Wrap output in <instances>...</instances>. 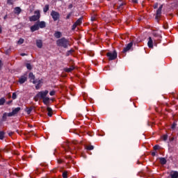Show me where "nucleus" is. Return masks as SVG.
Here are the masks:
<instances>
[{"mask_svg": "<svg viewBox=\"0 0 178 178\" xmlns=\"http://www.w3.org/2000/svg\"><path fill=\"white\" fill-rule=\"evenodd\" d=\"M12 98L13 99H16V98H17V95L16 94V92L13 93Z\"/></svg>", "mask_w": 178, "mask_h": 178, "instance_id": "nucleus-37", "label": "nucleus"}, {"mask_svg": "<svg viewBox=\"0 0 178 178\" xmlns=\"http://www.w3.org/2000/svg\"><path fill=\"white\" fill-rule=\"evenodd\" d=\"M91 20L92 22H94V20H95V18H92Z\"/></svg>", "mask_w": 178, "mask_h": 178, "instance_id": "nucleus-53", "label": "nucleus"}, {"mask_svg": "<svg viewBox=\"0 0 178 178\" xmlns=\"http://www.w3.org/2000/svg\"><path fill=\"white\" fill-rule=\"evenodd\" d=\"M86 149H88V151H92V149H94V146L92 145L88 146L86 147Z\"/></svg>", "mask_w": 178, "mask_h": 178, "instance_id": "nucleus-31", "label": "nucleus"}, {"mask_svg": "<svg viewBox=\"0 0 178 178\" xmlns=\"http://www.w3.org/2000/svg\"><path fill=\"white\" fill-rule=\"evenodd\" d=\"M72 16V13H70L67 15V17H66V19H70V17Z\"/></svg>", "mask_w": 178, "mask_h": 178, "instance_id": "nucleus-41", "label": "nucleus"}, {"mask_svg": "<svg viewBox=\"0 0 178 178\" xmlns=\"http://www.w3.org/2000/svg\"><path fill=\"white\" fill-rule=\"evenodd\" d=\"M49 91L48 90H44V91H40L38 92L35 96L33 97V99L35 102H38V99H43L45 98L47 95Z\"/></svg>", "mask_w": 178, "mask_h": 178, "instance_id": "nucleus-2", "label": "nucleus"}, {"mask_svg": "<svg viewBox=\"0 0 178 178\" xmlns=\"http://www.w3.org/2000/svg\"><path fill=\"white\" fill-rule=\"evenodd\" d=\"M33 111V107H30L28 110H26L27 115H30Z\"/></svg>", "mask_w": 178, "mask_h": 178, "instance_id": "nucleus-32", "label": "nucleus"}, {"mask_svg": "<svg viewBox=\"0 0 178 178\" xmlns=\"http://www.w3.org/2000/svg\"><path fill=\"white\" fill-rule=\"evenodd\" d=\"M2 65V61L0 60V66Z\"/></svg>", "mask_w": 178, "mask_h": 178, "instance_id": "nucleus-56", "label": "nucleus"}, {"mask_svg": "<svg viewBox=\"0 0 178 178\" xmlns=\"http://www.w3.org/2000/svg\"><path fill=\"white\" fill-rule=\"evenodd\" d=\"M170 178H178V171H171L170 174Z\"/></svg>", "mask_w": 178, "mask_h": 178, "instance_id": "nucleus-15", "label": "nucleus"}, {"mask_svg": "<svg viewBox=\"0 0 178 178\" xmlns=\"http://www.w3.org/2000/svg\"><path fill=\"white\" fill-rule=\"evenodd\" d=\"M12 102H13L12 100L7 102V105H10V104H12Z\"/></svg>", "mask_w": 178, "mask_h": 178, "instance_id": "nucleus-42", "label": "nucleus"}, {"mask_svg": "<svg viewBox=\"0 0 178 178\" xmlns=\"http://www.w3.org/2000/svg\"><path fill=\"white\" fill-rule=\"evenodd\" d=\"M31 66H33V65H32L31 63H27L26 64V67H31Z\"/></svg>", "mask_w": 178, "mask_h": 178, "instance_id": "nucleus-39", "label": "nucleus"}, {"mask_svg": "<svg viewBox=\"0 0 178 178\" xmlns=\"http://www.w3.org/2000/svg\"><path fill=\"white\" fill-rule=\"evenodd\" d=\"M55 90H51L50 92H49V95H51V97H54V95H55Z\"/></svg>", "mask_w": 178, "mask_h": 178, "instance_id": "nucleus-38", "label": "nucleus"}, {"mask_svg": "<svg viewBox=\"0 0 178 178\" xmlns=\"http://www.w3.org/2000/svg\"><path fill=\"white\" fill-rule=\"evenodd\" d=\"M82 22H83V18H79L77 19V21L75 22V24L77 26H80V24H81Z\"/></svg>", "mask_w": 178, "mask_h": 178, "instance_id": "nucleus-26", "label": "nucleus"}, {"mask_svg": "<svg viewBox=\"0 0 178 178\" xmlns=\"http://www.w3.org/2000/svg\"><path fill=\"white\" fill-rule=\"evenodd\" d=\"M77 24L76 23H74L72 26V30H74L76 27H77Z\"/></svg>", "mask_w": 178, "mask_h": 178, "instance_id": "nucleus-40", "label": "nucleus"}, {"mask_svg": "<svg viewBox=\"0 0 178 178\" xmlns=\"http://www.w3.org/2000/svg\"><path fill=\"white\" fill-rule=\"evenodd\" d=\"M29 70H31V67H28Z\"/></svg>", "mask_w": 178, "mask_h": 178, "instance_id": "nucleus-57", "label": "nucleus"}, {"mask_svg": "<svg viewBox=\"0 0 178 178\" xmlns=\"http://www.w3.org/2000/svg\"><path fill=\"white\" fill-rule=\"evenodd\" d=\"M26 54H21V56H24Z\"/></svg>", "mask_w": 178, "mask_h": 178, "instance_id": "nucleus-52", "label": "nucleus"}, {"mask_svg": "<svg viewBox=\"0 0 178 178\" xmlns=\"http://www.w3.org/2000/svg\"><path fill=\"white\" fill-rule=\"evenodd\" d=\"M132 2H134V3H137V2H138V0H132Z\"/></svg>", "mask_w": 178, "mask_h": 178, "instance_id": "nucleus-46", "label": "nucleus"}, {"mask_svg": "<svg viewBox=\"0 0 178 178\" xmlns=\"http://www.w3.org/2000/svg\"><path fill=\"white\" fill-rule=\"evenodd\" d=\"M0 33H2V27L0 26Z\"/></svg>", "mask_w": 178, "mask_h": 178, "instance_id": "nucleus-51", "label": "nucleus"}, {"mask_svg": "<svg viewBox=\"0 0 178 178\" xmlns=\"http://www.w3.org/2000/svg\"><path fill=\"white\" fill-rule=\"evenodd\" d=\"M79 144V142L77 140H73L72 143H65V151H73V149H76V146Z\"/></svg>", "mask_w": 178, "mask_h": 178, "instance_id": "nucleus-3", "label": "nucleus"}, {"mask_svg": "<svg viewBox=\"0 0 178 178\" xmlns=\"http://www.w3.org/2000/svg\"><path fill=\"white\" fill-rule=\"evenodd\" d=\"M29 79H30L31 81L33 83V81H35V76L33 72H30L29 74Z\"/></svg>", "mask_w": 178, "mask_h": 178, "instance_id": "nucleus-17", "label": "nucleus"}, {"mask_svg": "<svg viewBox=\"0 0 178 178\" xmlns=\"http://www.w3.org/2000/svg\"><path fill=\"white\" fill-rule=\"evenodd\" d=\"M177 1V2H178V0H176Z\"/></svg>", "mask_w": 178, "mask_h": 178, "instance_id": "nucleus-59", "label": "nucleus"}, {"mask_svg": "<svg viewBox=\"0 0 178 178\" xmlns=\"http://www.w3.org/2000/svg\"><path fill=\"white\" fill-rule=\"evenodd\" d=\"M72 52H73V50H70V51H68V55H70V54H72Z\"/></svg>", "mask_w": 178, "mask_h": 178, "instance_id": "nucleus-49", "label": "nucleus"}, {"mask_svg": "<svg viewBox=\"0 0 178 178\" xmlns=\"http://www.w3.org/2000/svg\"><path fill=\"white\" fill-rule=\"evenodd\" d=\"M131 47H133V43L132 42H131L130 43H129L126 47L124 48L123 49V52H127V51H130V49H131Z\"/></svg>", "mask_w": 178, "mask_h": 178, "instance_id": "nucleus-12", "label": "nucleus"}, {"mask_svg": "<svg viewBox=\"0 0 178 178\" xmlns=\"http://www.w3.org/2000/svg\"><path fill=\"white\" fill-rule=\"evenodd\" d=\"M67 158H70V156H68Z\"/></svg>", "mask_w": 178, "mask_h": 178, "instance_id": "nucleus-58", "label": "nucleus"}, {"mask_svg": "<svg viewBox=\"0 0 178 178\" xmlns=\"http://www.w3.org/2000/svg\"><path fill=\"white\" fill-rule=\"evenodd\" d=\"M159 160H160V163H161V165H166V163L168 162V161H166V159H165V158H163V157H161V158L159 159Z\"/></svg>", "mask_w": 178, "mask_h": 178, "instance_id": "nucleus-21", "label": "nucleus"}, {"mask_svg": "<svg viewBox=\"0 0 178 178\" xmlns=\"http://www.w3.org/2000/svg\"><path fill=\"white\" fill-rule=\"evenodd\" d=\"M58 162L59 163H62V160H58Z\"/></svg>", "mask_w": 178, "mask_h": 178, "instance_id": "nucleus-50", "label": "nucleus"}, {"mask_svg": "<svg viewBox=\"0 0 178 178\" xmlns=\"http://www.w3.org/2000/svg\"><path fill=\"white\" fill-rule=\"evenodd\" d=\"M26 81H27V76H21L19 79V84H24Z\"/></svg>", "mask_w": 178, "mask_h": 178, "instance_id": "nucleus-13", "label": "nucleus"}, {"mask_svg": "<svg viewBox=\"0 0 178 178\" xmlns=\"http://www.w3.org/2000/svg\"><path fill=\"white\" fill-rule=\"evenodd\" d=\"M47 116H49V118H51L52 115H53V111H52V108L51 107H47Z\"/></svg>", "mask_w": 178, "mask_h": 178, "instance_id": "nucleus-18", "label": "nucleus"}, {"mask_svg": "<svg viewBox=\"0 0 178 178\" xmlns=\"http://www.w3.org/2000/svg\"><path fill=\"white\" fill-rule=\"evenodd\" d=\"M107 57L108 58L109 60H115L116 58H118V53L115 51L113 52L107 53Z\"/></svg>", "mask_w": 178, "mask_h": 178, "instance_id": "nucleus-6", "label": "nucleus"}, {"mask_svg": "<svg viewBox=\"0 0 178 178\" xmlns=\"http://www.w3.org/2000/svg\"><path fill=\"white\" fill-rule=\"evenodd\" d=\"M56 44L58 47H63V48H67V47H70V43L69 42V40H67V39L65 38L58 39L56 41Z\"/></svg>", "mask_w": 178, "mask_h": 178, "instance_id": "nucleus-1", "label": "nucleus"}, {"mask_svg": "<svg viewBox=\"0 0 178 178\" xmlns=\"http://www.w3.org/2000/svg\"><path fill=\"white\" fill-rule=\"evenodd\" d=\"M176 126H177V124H176V122H174L171 126V129L172 130H175V129H176Z\"/></svg>", "mask_w": 178, "mask_h": 178, "instance_id": "nucleus-36", "label": "nucleus"}, {"mask_svg": "<svg viewBox=\"0 0 178 178\" xmlns=\"http://www.w3.org/2000/svg\"><path fill=\"white\" fill-rule=\"evenodd\" d=\"M64 72L66 73H70V72H73L74 70V67H70V68H64Z\"/></svg>", "mask_w": 178, "mask_h": 178, "instance_id": "nucleus-23", "label": "nucleus"}, {"mask_svg": "<svg viewBox=\"0 0 178 178\" xmlns=\"http://www.w3.org/2000/svg\"><path fill=\"white\" fill-rule=\"evenodd\" d=\"M54 37H56V38H60V37H62V33L59 31L55 32Z\"/></svg>", "mask_w": 178, "mask_h": 178, "instance_id": "nucleus-24", "label": "nucleus"}, {"mask_svg": "<svg viewBox=\"0 0 178 178\" xmlns=\"http://www.w3.org/2000/svg\"><path fill=\"white\" fill-rule=\"evenodd\" d=\"M147 46L149 47V48H154V41L152 40V38L151 37L148 38Z\"/></svg>", "mask_w": 178, "mask_h": 178, "instance_id": "nucleus-14", "label": "nucleus"}, {"mask_svg": "<svg viewBox=\"0 0 178 178\" xmlns=\"http://www.w3.org/2000/svg\"><path fill=\"white\" fill-rule=\"evenodd\" d=\"M50 15L54 22L59 20V19L60 17V15L59 14V13H58L55 10H52Z\"/></svg>", "mask_w": 178, "mask_h": 178, "instance_id": "nucleus-5", "label": "nucleus"}, {"mask_svg": "<svg viewBox=\"0 0 178 178\" xmlns=\"http://www.w3.org/2000/svg\"><path fill=\"white\" fill-rule=\"evenodd\" d=\"M156 155V153L155 152H152V156H155Z\"/></svg>", "mask_w": 178, "mask_h": 178, "instance_id": "nucleus-44", "label": "nucleus"}, {"mask_svg": "<svg viewBox=\"0 0 178 178\" xmlns=\"http://www.w3.org/2000/svg\"><path fill=\"white\" fill-rule=\"evenodd\" d=\"M62 176L63 178H67V171H64Z\"/></svg>", "mask_w": 178, "mask_h": 178, "instance_id": "nucleus-34", "label": "nucleus"}, {"mask_svg": "<svg viewBox=\"0 0 178 178\" xmlns=\"http://www.w3.org/2000/svg\"><path fill=\"white\" fill-rule=\"evenodd\" d=\"M156 8H158V3H155L154 6V9H156Z\"/></svg>", "mask_w": 178, "mask_h": 178, "instance_id": "nucleus-43", "label": "nucleus"}, {"mask_svg": "<svg viewBox=\"0 0 178 178\" xmlns=\"http://www.w3.org/2000/svg\"><path fill=\"white\" fill-rule=\"evenodd\" d=\"M123 5H124L123 3L120 4V6L118 7V10H122V9H123Z\"/></svg>", "mask_w": 178, "mask_h": 178, "instance_id": "nucleus-33", "label": "nucleus"}, {"mask_svg": "<svg viewBox=\"0 0 178 178\" xmlns=\"http://www.w3.org/2000/svg\"><path fill=\"white\" fill-rule=\"evenodd\" d=\"M23 42H24V39H23V38H20V39L17 41L18 45H22V44H23Z\"/></svg>", "mask_w": 178, "mask_h": 178, "instance_id": "nucleus-30", "label": "nucleus"}, {"mask_svg": "<svg viewBox=\"0 0 178 178\" xmlns=\"http://www.w3.org/2000/svg\"><path fill=\"white\" fill-rule=\"evenodd\" d=\"M36 45L38 48H42V40H36Z\"/></svg>", "mask_w": 178, "mask_h": 178, "instance_id": "nucleus-19", "label": "nucleus"}, {"mask_svg": "<svg viewBox=\"0 0 178 178\" xmlns=\"http://www.w3.org/2000/svg\"><path fill=\"white\" fill-rule=\"evenodd\" d=\"M35 15L29 18L30 22H37V20L40 19L41 15L40 14V10L35 11Z\"/></svg>", "mask_w": 178, "mask_h": 178, "instance_id": "nucleus-4", "label": "nucleus"}, {"mask_svg": "<svg viewBox=\"0 0 178 178\" xmlns=\"http://www.w3.org/2000/svg\"><path fill=\"white\" fill-rule=\"evenodd\" d=\"M42 100H43V104L44 105H48V104H49V97L47 96Z\"/></svg>", "mask_w": 178, "mask_h": 178, "instance_id": "nucleus-20", "label": "nucleus"}, {"mask_svg": "<svg viewBox=\"0 0 178 178\" xmlns=\"http://www.w3.org/2000/svg\"><path fill=\"white\" fill-rule=\"evenodd\" d=\"M5 138V131H0V140H3Z\"/></svg>", "mask_w": 178, "mask_h": 178, "instance_id": "nucleus-25", "label": "nucleus"}, {"mask_svg": "<svg viewBox=\"0 0 178 178\" xmlns=\"http://www.w3.org/2000/svg\"><path fill=\"white\" fill-rule=\"evenodd\" d=\"M161 138L163 141H167L168 140V134H164L161 136Z\"/></svg>", "mask_w": 178, "mask_h": 178, "instance_id": "nucleus-28", "label": "nucleus"}, {"mask_svg": "<svg viewBox=\"0 0 178 178\" xmlns=\"http://www.w3.org/2000/svg\"><path fill=\"white\" fill-rule=\"evenodd\" d=\"M6 17H8V15L4 16V19H6Z\"/></svg>", "mask_w": 178, "mask_h": 178, "instance_id": "nucleus-55", "label": "nucleus"}, {"mask_svg": "<svg viewBox=\"0 0 178 178\" xmlns=\"http://www.w3.org/2000/svg\"><path fill=\"white\" fill-rule=\"evenodd\" d=\"M33 84H36L35 89L40 90L41 84H42V80L35 79V81H32Z\"/></svg>", "mask_w": 178, "mask_h": 178, "instance_id": "nucleus-7", "label": "nucleus"}, {"mask_svg": "<svg viewBox=\"0 0 178 178\" xmlns=\"http://www.w3.org/2000/svg\"><path fill=\"white\" fill-rule=\"evenodd\" d=\"M20 111H22V108L17 107L14 108L11 113H9L8 115L11 117L15 116V115H17Z\"/></svg>", "mask_w": 178, "mask_h": 178, "instance_id": "nucleus-8", "label": "nucleus"}, {"mask_svg": "<svg viewBox=\"0 0 178 178\" xmlns=\"http://www.w3.org/2000/svg\"><path fill=\"white\" fill-rule=\"evenodd\" d=\"M38 30H40L38 24H35L33 26H31V31L32 33H34V31H37Z\"/></svg>", "mask_w": 178, "mask_h": 178, "instance_id": "nucleus-11", "label": "nucleus"}, {"mask_svg": "<svg viewBox=\"0 0 178 178\" xmlns=\"http://www.w3.org/2000/svg\"><path fill=\"white\" fill-rule=\"evenodd\" d=\"M8 136L10 137V136H13V132H10V133H8Z\"/></svg>", "mask_w": 178, "mask_h": 178, "instance_id": "nucleus-45", "label": "nucleus"}, {"mask_svg": "<svg viewBox=\"0 0 178 178\" xmlns=\"http://www.w3.org/2000/svg\"><path fill=\"white\" fill-rule=\"evenodd\" d=\"M72 8H73V4H70L69 5V9H72Z\"/></svg>", "mask_w": 178, "mask_h": 178, "instance_id": "nucleus-47", "label": "nucleus"}, {"mask_svg": "<svg viewBox=\"0 0 178 178\" xmlns=\"http://www.w3.org/2000/svg\"><path fill=\"white\" fill-rule=\"evenodd\" d=\"M20 12H22V9L19 7H16L14 10V13L16 15H19Z\"/></svg>", "mask_w": 178, "mask_h": 178, "instance_id": "nucleus-22", "label": "nucleus"}, {"mask_svg": "<svg viewBox=\"0 0 178 178\" xmlns=\"http://www.w3.org/2000/svg\"><path fill=\"white\" fill-rule=\"evenodd\" d=\"M8 3H12V2H10V0H8Z\"/></svg>", "mask_w": 178, "mask_h": 178, "instance_id": "nucleus-54", "label": "nucleus"}, {"mask_svg": "<svg viewBox=\"0 0 178 178\" xmlns=\"http://www.w3.org/2000/svg\"><path fill=\"white\" fill-rule=\"evenodd\" d=\"M154 151H157V149H159V148H161V146H159V145H156L154 146Z\"/></svg>", "mask_w": 178, "mask_h": 178, "instance_id": "nucleus-35", "label": "nucleus"}, {"mask_svg": "<svg viewBox=\"0 0 178 178\" xmlns=\"http://www.w3.org/2000/svg\"><path fill=\"white\" fill-rule=\"evenodd\" d=\"M38 24L39 26V29H45L47 26V24H45V22L44 21L40 22Z\"/></svg>", "mask_w": 178, "mask_h": 178, "instance_id": "nucleus-16", "label": "nucleus"}, {"mask_svg": "<svg viewBox=\"0 0 178 178\" xmlns=\"http://www.w3.org/2000/svg\"><path fill=\"white\" fill-rule=\"evenodd\" d=\"M6 102L5 98L2 97L0 99V106L3 105Z\"/></svg>", "mask_w": 178, "mask_h": 178, "instance_id": "nucleus-29", "label": "nucleus"}, {"mask_svg": "<svg viewBox=\"0 0 178 178\" xmlns=\"http://www.w3.org/2000/svg\"><path fill=\"white\" fill-rule=\"evenodd\" d=\"M162 8H163V6L161 5L157 10L156 14V20H159V17H161V15H162Z\"/></svg>", "mask_w": 178, "mask_h": 178, "instance_id": "nucleus-9", "label": "nucleus"}, {"mask_svg": "<svg viewBox=\"0 0 178 178\" xmlns=\"http://www.w3.org/2000/svg\"><path fill=\"white\" fill-rule=\"evenodd\" d=\"M170 141H175V138H170Z\"/></svg>", "mask_w": 178, "mask_h": 178, "instance_id": "nucleus-48", "label": "nucleus"}, {"mask_svg": "<svg viewBox=\"0 0 178 178\" xmlns=\"http://www.w3.org/2000/svg\"><path fill=\"white\" fill-rule=\"evenodd\" d=\"M8 118H12V115H9V113H4L1 119V122H6Z\"/></svg>", "mask_w": 178, "mask_h": 178, "instance_id": "nucleus-10", "label": "nucleus"}, {"mask_svg": "<svg viewBox=\"0 0 178 178\" xmlns=\"http://www.w3.org/2000/svg\"><path fill=\"white\" fill-rule=\"evenodd\" d=\"M48 10H49V6L46 5L45 7L43 9V12H44V13H47V12H48Z\"/></svg>", "mask_w": 178, "mask_h": 178, "instance_id": "nucleus-27", "label": "nucleus"}]
</instances>
